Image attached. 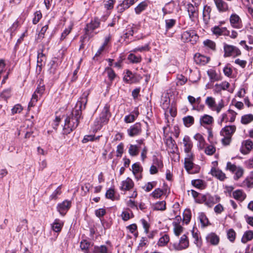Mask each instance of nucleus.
Instances as JSON below:
<instances>
[{"label":"nucleus","instance_id":"obj_1","mask_svg":"<svg viewBox=\"0 0 253 253\" xmlns=\"http://www.w3.org/2000/svg\"><path fill=\"white\" fill-rule=\"evenodd\" d=\"M89 92H84L81 96L80 100L77 102L75 109L73 110L71 116L68 117L65 120L63 127L64 133H70L73 129L76 128L79 123V119L82 116V109L85 108L87 102V97Z\"/></svg>","mask_w":253,"mask_h":253},{"label":"nucleus","instance_id":"obj_2","mask_svg":"<svg viewBox=\"0 0 253 253\" xmlns=\"http://www.w3.org/2000/svg\"><path fill=\"white\" fill-rule=\"evenodd\" d=\"M236 130V127L234 125L227 126L222 128L220 131V135L223 136L221 142L224 145H228L231 142V138Z\"/></svg>","mask_w":253,"mask_h":253},{"label":"nucleus","instance_id":"obj_3","mask_svg":"<svg viewBox=\"0 0 253 253\" xmlns=\"http://www.w3.org/2000/svg\"><path fill=\"white\" fill-rule=\"evenodd\" d=\"M205 104L210 110L215 112L217 114H219L225 107L224 101L223 99H220L216 103L215 98L212 96L207 97L205 100Z\"/></svg>","mask_w":253,"mask_h":253},{"label":"nucleus","instance_id":"obj_4","mask_svg":"<svg viewBox=\"0 0 253 253\" xmlns=\"http://www.w3.org/2000/svg\"><path fill=\"white\" fill-rule=\"evenodd\" d=\"M110 117V114L109 107L107 106H105L99 117L97 118L94 122L95 129H100L103 124H106L108 122Z\"/></svg>","mask_w":253,"mask_h":253},{"label":"nucleus","instance_id":"obj_5","mask_svg":"<svg viewBox=\"0 0 253 253\" xmlns=\"http://www.w3.org/2000/svg\"><path fill=\"white\" fill-rule=\"evenodd\" d=\"M199 200V203H205L209 207H211L214 204L220 201V197L217 195L211 196L210 195H202Z\"/></svg>","mask_w":253,"mask_h":253},{"label":"nucleus","instance_id":"obj_6","mask_svg":"<svg viewBox=\"0 0 253 253\" xmlns=\"http://www.w3.org/2000/svg\"><path fill=\"white\" fill-rule=\"evenodd\" d=\"M198 36L193 30L184 32L181 35V39L184 42H191L194 44L198 40Z\"/></svg>","mask_w":253,"mask_h":253},{"label":"nucleus","instance_id":"obj_7","mask_svg":"<svg viewBox=\"0 0 253 253\" xmlns=\"http://www.w3.org/2000/svg\"><path fill=\"white\" fill-rule=\"evenodd\" d=\"M189 245L188 238L185 234H184L180 237L178 242L174 243L173 244V247L174 249L176 251H181L187 249Z\"/></svg>","mask_w":253,"mask_h":253},{"label":"nucleus","instance_id":"obj_8","mask_svg":"<svg viewBox=\"0 0 253 253\" xmlns=\"http://www.w3.org/2000/svg\"><path fill=\"white\" fill-rule=\"evenodd\" d=\"M224 56H238L241 54L240 50L237 47L228 44L224 46Z\"/></svg>","mask_w":253,"mask_h":253},{"label":"nucleus","instance_id":"obj_9","mask_svg":"<svg viewBox=\"0 0 253 253\" xmlns=\"http://www.w3.org/2000/svg\"><path fill=\"white\" fill-rule=\"evenodd\" d=\"M100 25L99 20L95 18L93 20H92L90 22L86 25V27L85 28V35L88 36L89 37H91V33H90V31H92L96 28H98Z\"/></svg>","mask_w":253,"mask_h":253},{"label":"nucleus","instance_id":"obj_10","mask_svg":"<svg viewBox=\"0 0 253 253\" xmlns=\"http://www.w3.org/2000/svg\"><path fill=\"white\" fill-rule=\"evenodd\" d=\"M193 154H190L186 155L185 158L184 167L186 170L189 173H194V172L192 171V169L194 167V164L193 163Z\"/></svg>","mask_w":253,"mask_h":253},{"label":"nucleus","instance_id":"obj_11","mask_svg":"<svg viewBox=\"0 0 253 253\" xmlns=\"http://www.w3.org/2000/svg\"><path fill=\"white\" fill-rule=\"evenodd\" d=\"M170 237L168 234L165 232L160 233V237L157 242V245L159 247H164L168 245L169 242Z\"/></svg>","mask_w":253,"mask_h":253},{"label":"nucleus","instance_id":"obj_12","mask_svg":"<svg viewBox=\"0 0 253 253\" xmlns=\"http://www.w3.org/2000/svg\"><path fill=\"white\" fill-rule=\"evenodd\" d=\"M141 132V126L140 123H136L131 126L128 129L127 133L129 136L133 137L138 135Z\"/></svg>","mask_w":253,"mask_h":253},{"label":"nucleus","instance_id":"obj_13","mask_svg":"<svg viewBox=\"0 0 253 253\" xmlns=\"http://www.w3.org/2000/svg\"><path fill=\"white\" fill-rule=\"evenodd\" d=\"M182 143L184 146V152L187 155L192 154L191 153V149L193 147V143L190 137L187 135H185L183 138Z\"/></svg>","mask_w":253,"mask_h":253},{"label":"nucleus","instance_id":"obj_14","mask_svg":"<svg viewBox=\"0 0 253 253\" xmlns=\"http://www.w3.org/2000/svg\"><path fill=\"white\" fill-rule=\"evenodd\" d=\"M134 186V183L129 177L122 181L120 189L122 191H129Z\"/></svg>","mask_w":253,"mask_h":253},{"label":"nucleus","instance_id":"obj_15","mask_svg":"<svg viewBox=\"0 0 253 253\" xmlns=\"http://www.w3.org/2000/svg\"><path fill=\"white\" fill-rule=\"evenodd\" d=\"M231 25L234 28L240 29L242 26V20L238 15L233 14L230 18Z\"/></svg>","mask_w":253,"mask_h":253},{"label":"nucleus","instance_id":"obj_16","mask_svg":"<svg viewBox=\"0 0 253 253\" xmlns=\"http://www.w3.org/2000/svg\"><path fill=\"white\" fill-rule=\"evenodd\" d=\"M211 174L214 177L220 181H223L226 178L225 174L220 169L215 168H212L211 171Z\"/></svg>","mask_w":253,"mask_h":253},{"label":"nucleus","instance_id":"obj_17","mask_svg":"<svg viewBox=\"0 0 253 253\" xmlns=\"http://www.w3.org/2000/svg\"><path fill=\"white\" fill-rule=\"evenodd\" d=\"M194 59L196 63L200 65H205L210 61L209 57L200 53L195 54Z\"/></svg>","mask_w":253,"mask_h":253},{"label":"nucleus","instance_id":"obj_18","mask_svg":"<svg viewBox=\"0 0 253 253\" xmlns=\"http://www.w3.org/2000/svg\"><path fill=\"white\" fill-rule=\"evenodd\" d=\"M71 204V203L70 201L65 200L58 205V211L60 214L64 215L65 213V212L67 211L70 208Z\"/></svg>","mask_w":253,"mask_h":253},{"label":"nucleus","instance_id":"obj_19","mask_svg":"<svg viewBox=\"0 0 253 253\" xmlns=\"http://www.w3.org/2000/svg\"><path fill=\"white\" fill-rule=\"evenodd\" d=\"M206 240L213 246L217 245L220 240L219 236L214 233L209 234L206 237Z\"/></svg>","mask_w":253,"mask_h":253},{"label":"nucleus","instance_id":"obj_20","mask_svg":"<svg viewBox=\"0 0 253 253\" xmlns=\"http://www.w3.org/2000/svg\"><path fill=\"white\" fill-rule=\"evenodd\" d=\"M216 7L219 12H225L228 10V5L223 0H213Z\"/></svg>","mask_w":253,"mask_h":253},{"label":"nucleus","instance_id":"obj_21","mask_svg":"<svg viewBox=\"0 0 253 253\" xmlns=\"http://www.w3.org/2000/svg\"><path fill=\"white\" fill-rule=\"evenodd\" d=\"M213 122V117L209 115L205 114L200 119V124L203 126L211 125Z\"/></svg>","mask_w":253,"mask_h":253},{"label":"nucleus","instance_id":"obj_22","mask_svg":"<svg viewBox=\"0 0 253 253\" xmlns=\"http://www.w3.org/2000/svg\"><path fill=\"white\" fill-rule=\"evenodd\" d=\"M46 62L45 55L42 53V50L39 52L37 57V67L39 68V71H41L42 66L45 65Z\"/></svg>","mask_w":253,"mask_h":253},{"label":"nucleus","instance_id":"obj_23","mask_svg":"<svg viewBox=\"0 0 253 253\" xmlns=\"http://www.w3.org/2000/svg\"><path fill=\"white\" fill-rule=\"evenodd\" d=\"M233 197L240 202L243 201L246 198V194L241 190H237L233 192Z\"/></svg>","mask_w":253,"mask_h":253},{"label":"nucleus","instance_id":"obj_24","mask_svg":"<svg viewBox=\"0 0 253 253\" xmlns=\"http://www.w3.org/2000/svg\"><path fill=\"white\" fill-rule=\"evenodd\" d=\"M212 31L214 34L218 36H226L227 34H229V31L226 28H220L219 26L214 27L212 29Z\"/></svg>","mask_w":253,"mask_h":253},{"label":"nucleus","instance_id":"obj_25","mask_svg":"<svg viewBox=\"0 0 253 253\" xmlns=\"http://www.w3.org/2000/svg\"><path fill=\"white\" fill-rule=\"evenodd\" d=\"M135 0H124L123 2L118 6V10L120 12L123 11L128 8L134 3Z\"/></svg>","mask_w":253,"mask_h":253},{"label":"nucleus","instance_id":"obj_26","mask_svg":"<svg viewBox=\"0 0 253 253\" xmlns=\"http://www.w3.org/2000/svg\"><path fill=\"white\" fill-rule=\"evenodd\" d=\"M139 115V112L137 110H134L133 112V114L126 116L125 117V122L126 123H130L134 122L135 119L138 117Z\"/></svg>","mask_w":253,"mask_h":253},{"label":"nucleus","instance_id":"obj_27","mask_svg":"<svg viewBox=\"0 0 253 253\" xmlns=\"http://www.w3.org/2000/svg\"><path fill=\"white\" fill-rule=\"evenodd\" d=\"M207 74L211 82L218 81L221 80L220 77L216 73L215 71L210 69L207 71Z\"/></svg>","mask_w":253,"mask_h":253},{"label":"nucleus","instance_id":"obj_28","mask_svg":"<svg viewBox=\"0 0 253 253\" xmlns=\"http://www.w3.org/2000/svg\"><path fill=\"white\" fill-rule=\"evenodd\" d=\"M154 210L164 211L166 209V203L165 201L157 202L152 205Z\"/></svg>","mask_w":253,"mask_h":253},{"label":"nucleus","instance_id":"obj_29","mask_svg":"<svg viewBox=\"0 0 253 253\" xmlns=\"http://www.w3.org/2000/svg\"><path fill=\"white\" fill-rule=\"evenodd\" d=\"M63 222L58 219H56L53 224L52 229L56 232H60L63 227Z\"/></svg>","mask_w":253,"mask_h":253},{"label":"nucleus","instance_id":"obj_30","mask_svg":"<svg viewBox=\"0 0 253 253\" xmlns=\"http://www.w3.org/2000/svg\"><path fill=\"white\" fill-rule=\"evenodd\" d=\"M124 80L126 83L129 84L136 82L134 75L129 71H127L126 75L124 77Z\"/></svg>","mask_w":253,"mask_h":253},{"label":"nucleus","instance_id":"obj_31","mask_svg":"<svg viewBox=\"0 0 253 253\" xmlns=\"http://www.w3.org/2000/svg\"><path fill=\"white\" fill-rule=\"evenodd\" d=\"M194 138L198 141L199 142V147L200 149H202L205 146V140L202 134L200 133H196L194 136Z\"/></svg>","mask_w":253,"mask_h":253},{"label":"nucleus","instance_id":"obj_32","mask_svg":"<svg viewBox=\"0 0 253 253\" xmlns=\"http://www.w3.org/2000/svg\"><path fill=\"white\" fill-rule=\"evenodd\" d=\"M139 146L131 144L128 149V153L131 156H136L139 153Z\"/></svg>","mask_w":253,"mask_h":253},{"label":"nucleus","instance_id":"obj_33","mask_svg":"<svg viewBox=\"0 0 253 253\" xmlns=\"http://www.w3.org/2000/svg\"><path fill=\"white\" fill-rule=\"evenodd\" d=\"M187 9L188 14L190 19H192L197 16V9L196 7H194L192 4H188Z\"/></svg>","mask_w":253,"mask_h":253},{"label":"nucleus","instance_id":"obj_34","mask_svg":"<svg viewBox=\"0 0 253 253\" xmlns=\"http://www.w3.org/2000/svg\"><path fill=\"white\" fill-rule=\"evenodd\" d=\"M230 84L228 82H224L220 84H216L215 85V90L216 92H219L221 90H225L229 87Z\"/></svg>","mask_w":253,"mask_h":253},{"label":"nucleus","instance_id":"obj_35","mask_svg":"<svg viewBox=\"0 0 253 253\" xmlns=\"http://www.w3.org/2000/svg\"><path fill=\"white\" fill-rule=\"evenodd\" d=\"M253 239V231H248L246 232L242 239L241 241L243 243H246L248 241H251Z\"/></svg>","mask_w":253,"mask_h":253},{"label":"nucleus","instance_id":"obj_36","mask_svg":"<svg viewBox=\"0 0 253 253\" xmlns=\"http://www.w3.org/2000/svg\"><path fill=\"white\" fill-rule=\"evenodd\" d=\"M173 232L175 236H179L183 231V228L181 225L176 222L173 223Z\"/></svg>","mask_w":253,"mask_h":253},{"label":"nucleus","instance_id":"obj_37","mask_svg":"<svg viewBox=\"0 0 253 253\" xmlns=\"http://www.w3.org/2000/svg\"><path fill=\"white\" fill-rule=\"evenodd\" d=\"M184 125L186 127H190L194 122V119L191 116H188L183 118Z\"/></svg>","mask_w":253,"mask_h":253},{"label":"nucleus","instance_id":"obj_38","mask_svg":"<svg viewBox=\"0 0 253 253\" xmlns=\"http://www.w3.org/2000/svg\"><path fill=\"white\" fill-rule=\"evenodd\" d=\"M211 12V8L210 6L206 5L204 7L203 15L204 20L208 21L210 19Z\"/></svg>","mask_w":253,"mask_h":253},{"label":"nucleus","instance_id":"obj_39","mask_svg":"<svg viewBox=\"0 0 253 253\" xmlns=\"http://www.w3.org/2000/svg\"><path fill=\"white\" fill-rule=\"evenodd\" d=\"M253 121V115L247 114L242 116L241 118V123L243 124L247 125Z\"/></svg>","mask_w":253,"mask_h":253},{"label":"nucleus","instance_id":"obj_40","mask_svg":"<svg viewBox=\"0 0 253 253\" xmlns=\"http://www.w3.org/2000/svg\"><path fill=\"white\" fill-rule=\"evenodd\" d=\"M45 87L43 81L42 80H40L38 87L35 92L39 94V96H41L43 93Z\"/></svg>","mask_w":253,"mask_h":253},{"label":"nucleus","instance_id":"obj_41","mask_svg":"<svg viewBox=\"0 0 253 253\" xmlns=\"http://www.w3.org/2000/svg\"><path fill=\"white\" fill-rule=\"evenodd\" d=\"M164 191L160 188L156 189L152 193H151L150 196L155 199L160 198L164 194Z\"/></svg>","mask_w":253,"mask_h":253},{"label":"nucleus","instance_id":"obj_42","mask_svg":"<svg viewBox=\"0 0 253 253\" xmlns=\"http://www.w3.org/2000/svg\"><path fill=\"white\" fill-rule=\"evenodd\" d=\"M128 59L133 63H137L141 62L142 58L140 56H136L131 53L128 55Z\"/></svg>","mask_w":253,"mask_h":253},{"label":"nucleus","instance_id":"obj_43","mask_svg":"<svg viewBox=\"0 0 253 253\" xmlns=\"http://www.w3.org/2000/svg\"><path fill=\"white\" fill-rule=\"evenodd\" d=\"M147 6V3L145 1H143L139 3L135 8V11L136 14H139L143 11Z\"/></svg>","mask_w":253,"mask_h":253},{"label":"nucleus","instance_id":"obj_44","mask_svg":"<svg viewBox=\"0 0 253 253\" xmlns=\"http://www.w3.org/2000/svg\"><path fill=\"white\" fill-rule=\"evenodd\" d=\"M191 218V212L189 210H186L183 212V220L186 224H188Z\"/></svg>","mask_w":253,"mask_h":253},{"label":"nucleus","instance_id":"obj_45","mask_svg":"<svg viewBox=\"0 0 253 253\" xmlns=\"http://www.w3.org/2000/svg\"><path fill=\"white\" fill-rule=\"evenodd\" d=\"M73 27V25L72 24H70V25L66 28L64 31L63 32L61 35L60 41L64 40L67 35H68L71 32Z\"/></svg>","mask_w":253,"mask_h":253},{"label":"nucleus","instance_id":"obj_46","mask_svg":"<svg viewBox=\"0 0 253 253\" xmlns=\"http://www.w3.org/2000/svg\"><path fill=\"white\" fill-rule=\"evenodd\" d=\"M94 253H108V249L104 245L95 246L94 247Z\"/></svg>","mask_w":253,"mask_h":253},{"label":"nucleus","instance_id":"obj_47","mask_svg":"<svg viewBox=\"0 0 253 253\" xmlns=\"http://www.w3.org/2000/svg\"><path fill=\"white\" fill-rule=\"evenodd\" d=\"M199 218L202 226L205 227L208 225V219L204 213H201L199 216Z\"/></svg>","mask_w":253,"mask_h":253},{"label":"nucleus","instance_id":"obj_48","mask_svg":"<svg viewBox=\"0 0 253 253\" xmlns=\"http://www.w3.org/2000/svg\"><path fill=\"white\" fill-rule=\"evenodd\" d=\"M105 72L107 73L108 77L111 81H112L116 76L114 71L111 68H106Z\"/></svg>","mask_w":253,"mask_h":253},{"label":"nucleus","instance_id":"obj_49","mask_svg":"<svg viewBox=\"0 0 253 253\" xmlns=\"http://www.w3.org/2000/svg\"><path fill=\"white\" fill-rule=\"evenodd\" d=\"M234 173H235L234 177V179L238 180L243 176L244 173V169L241 167H238V169Z\"/></svg>","mask_w":253,"mask_h":253},{"label":"nucleus","instance_id":"obj_50","mask_svg":"<svg viewBox=\"0 0 253 253\" xmlns=\"http://www.w3.org/2000/svg\"><path fill=\"white\" fill-rule=\"evenodd\" d=\"M42 17V14L40 11H37L34 13V17L33 19V23L37 24Z\"/></svg>","mask_w":253,"mask_h":253},{"label":"nucleus","instance_id":"obj_51","mask_svg":"<svg viewBox=\"0 0 253 253\" xmlns=\"http://www.w3.org/2000/svg\"><path fill=\"white\" fill-rule=\"evenodd\" d=\"M215 152V148L212 145L208 146L205 150V152L208 155H212Z\"/></svg>","mask_w":253,"mask_h":253},{"label":"nucleus","instance_id":"obj_52","mask_svg":"<svg viewBox=\"0 0 253 253\" xmlns=\"http://www.w3.org/2000/svg\"><path fill=\"white\" fill-rule=\"evenodd\" d=\"M23 108L20 104H16L11 109V113L13 115L16 113H20L23 110Z\"/></svg>","mask_w":253,"mask_h":253},{"label":"nucleus","instance_id":"obj_53","mask_svg":"<svg viewBox=\"0 0 253 253\" xmlns=\"http://www.w3.org/2000/svg\"><path fill=\"white\" fill-rule=\"evenodd\" d=\"M238 168V167L229 162L227 163L226 169L231 171L232 173H234Z\"/></svg>","mask_w":253,"mask_h":253},{"label":"nucleus","instance_id":"obj_54","mask_svg":"<svg viewBox=\"0 0 253 253\" xmlns=\"http://www.w3.org/2000/svg\"><path fill=\"white\" fill-rule=\"evenodd\" d=\"M227 238L231 241L233 242L236 237V233L233 229H230L227 231Z\"/></svg>","mask_w":253,"mask_h":253},{"label":"nucleus","instance_id":"obj_55","mask_svg":"<svg viewBox=\"0 0 253 253\" xmlns=\"http://www.w3.org/2000/svg\"><path fill=\"white\" fill-rule=\"evenodd\" d=\"M177 79L178 80L177 84L180 85L184 84L187 81V78L182 75H178L177 77Z\"/></svg>","mask_w":253,"mask_h":253},{"label":"nucleus","instance_id":"obj_56","mask_svg":"<svg viewBox=\"0 0 253 253\" xmlns=\"http://www.w3.org/2000/svg\"><path fill=\"white\" fill-rule=\"evenodd\" d=\"M132 169L133 173L135 175L142 170V168L139 164L135 163L132 166Z\"/></svg>","mask_w":253,"mask_h":253},{"label":"nucleus","instance_id":"obj_57","mask_svg":"<svg viewBox=\"0 0 253 253\" xmlns=\"http://www.w3.org/2000/svg\"><path fill=\"white\" fill-rule=\"evenodd\" d=\"M156 182H148L143 187V189L146 192H149L156 186Z\"/></svg>","mask_w":253,"mask_h":253},{"label":"nucleus","instance_id":"obj_58","mask_svg":"<svg viewBox=\"0 0 253 253\" xmlns=\"http://www.w3.org/2000/svg\"><path fill=\"white\" fill-rule=\"evenodd\" d=\"M243 185L248 188H252L253 187V180L250 177H248L243 181Z\"/></svg>","mask_w":253,"mask_h":253},{"label":"nucleus","instance_id":"obj_59","mask_svg":"<svg viewBox=\"0 0 253 253\" xmlns=\"http://www.w3.org/2000/svg\"><path fill=\"white\" fill-rule=\"evenodd\" d=\"M150 49L149 44H145L144 46L141 47H137L134 48L133 50V52H136L137 51L143 52L145 51H148Z\"/></svg>","mask_w":253,"mask_h":253},{"label":"nucleus","instance_id":"obj_60","mask_svg":"<svg viewBox=\"0 0 253 253\" xmlns=\"http://www.w3.org/2000/svg\"><path fill=\"white\" fill-rule=\"evenodd\" d=\"M90 243L86 240H84L81 242L80 247L83 251H87L89 248Z\"/></svg>","mask_w":253,"mask_h":253},{"label":"nucleus","instance_id":"obj_61","mask_svg":"<svg viewBox=\"0 0 253 253\" xmlns=\"http://www.w3.org/2000/svg\"><path fill=\"white\" fill-rule=\"evenodd\" d=\"M38 97L39 95H38V93L35 92L33 94L31 100L29 104V107L34 106V103L37 101Z\"/></svg>","mask_w":253,"mask_h":253},{"label":"nucleus","instance_id":"obj_62","mask_svg":"<svg viewBox=\"0 0 253 253\" xmlns=\"http://www.w3.org/2000/svg\"><path fill=\"white\" fill-rule=\"evenodd\" d=\"M204 44L205 45L210 47V48L213 49L215 48V43L211 41L210 40H207L204 42Z\"/></svg>","mask_w":253,"mask_h":253},{"label":"nucleus","instance_id":"obj_63","mask_svg":"<svg viewBox=\"0 0 253 253\" xmlns=\"http://www.w3.org/2000/svg\"><path fill=\"white\" fill-rule=\"evenodd\" d=\"M61 193V188L58 187L50 195V199H56L57 198V196L59 195Z\"/></svg>","mask_w":253,"mask_h":253},{"label":"nucleus","instance_id":"obj_64","mask_svg":"<svg viewBox=\"0 0 253 253\" xmlns=\"http://www.w3.org/2000/svg\"><path fill=\"white\" fill-rule=\"evenodd\" d=\"M175 24V20L174 19H168L166 20V25L167 29L171 28Z\"/></svg>","mask_w":253,"mask_h":253}]
</instances>
